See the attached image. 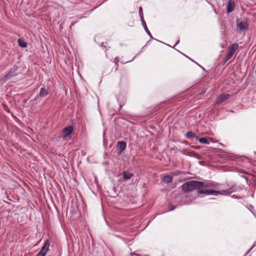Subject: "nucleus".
<instances>
[{"instance_id":"1","label":"nucleus","mask_w":256,"mask_h":256,"mask_svg":"<svg viewBox=\"0 0 256 256\" xmlns=\"http://www.w3.org/2000/svg\"><path fill=\"white\" fill-rule=\"evenodd\" d=\"M203 182L196 180H190L184 183L182 188L184 192H190L194 190H197V193L198 194H202L212 193V192H208L202 190Z\"/></svg>"},{"instance_id":"2","label":"nucleus","mask_w":256,"mask_h":256,"mask_svg":"<svg viewBox=\"0 0 256 256\" xmlns=\"http://www.w3.org/2000/svg\"><path fill=\"white\" fill-rule=\"evenodd\" d=\"M216 184L212 183V182H203V186L202 190H206L208 192H212V193H208V194H204L206 195H209V194H214L216 196H217L220 194H222V193L220 192L216 191L214 190L211 189V188H216Z\"/></svg>"},{"instance_id":"3","label":"nucleus","mask_w":256,"mask_h":256,"mask_svg":"<svg viewBox=\"0 0 256 256\" xmlns=\"http://www.w3.org/2000/svg\"><path fill=\"white\" fill-rule=\"evenodd\" d=\"M238 48V43H234L228 47V51L227 52L226 59L224 62V63L232 58L233 54L235 53Z\"/></svg>"},{"instance_id":"4","label":"nucleus","mask_w":256,"mask_h":256,"mask_svg":"<svg viewBox=\"0 0 256 256\" xmlns=\"http://www.w3.org/2000/svg\"><path fill=\"white\" fill-rule=\"evenodd\" d=\"M18 72V67L14 66L11 70L8 72L6 75L1 78L4 81H6L12 77L17 76Z\"/></svg>"},{"instance_id":"5","label":"nucleus","mask_w":256,"mask_h":256,"mask_svg":"<svg viewBox=\"0 0 256 256\" xmlns=\"http://www.w3.org/2000/svg\"><path fill=\"white\" fill-rule=\"evenodd\" d=\"M48 94V90L47 89H46L45 88L43 87V88H42L40 89V93L38 94V95L33 100V102L34 103V104H36L38 102V100H39V98H40V97H44L46 96H47Z\"/></svg>"},{"instance_id":"6","label":"nucleus","mask_w":256,"mask_h":256,"mask_svg":"<svg viewBox=\"0 0 256 256\" xmlns=\"http://www.w3.org/2000/svg\"><path fill=\"white\" fill-rule=\"evenodd\" d=\"M74 131L72 126H69L64 128L62 130V136L64 138L68 136Z\"/></svg>"},{"instance_id":"7","label":"nucleus","mask_w":256,"mask_h":256,"mask_svg":"<svg viewBox=\"0 0 256 256\" xmlns=\"http://www.w3.org/2000/svg\"><path fill=\"white\" fill-rule=\"evenodd\" d=\"M237 28L241 31L248 29V24L246 20H238L236 21Z\"/></svg>"},{"instance_id":"8","label":"nucleus","mask_w":256,"mask_h":256,"mask_svg":"<svg viewBox=\"0 0 256 256\" xmlns=\"http://www.w3.org/2000/svg\"><path fill=\"white\" fill-rule=\"evenodd\" d=\"M229 94H222L217 98L214 102V104H218L226 100L230 97Z\"/></svg>"},{"instance_id":"9","label":"nucleus","mask_w":256,"mask_h":256,"mask_svg":"<svg viewBox=\"0 0 256 256\" xmlns=\"http://www.w3.org/2000/svg\"><path fill=\"white\" fill-rule=\"evenodd\" d=\"M126 143L124 141L118 142L117 144L118 154H120L126 148Z\"/></svg>"},{"instance_id":"10","label":"nucleus","mask_w":256,"mask_h":256,"mask_svg":"<svg viewBox=\"0 0 256 256\" xmlns=\"http://www.w3.org/2000/svg\"><path fill=\"white\" fill-rule=\"evenodd\" d=\"M123 176L122 182H126L134 176V174L130 173L128 171H124L122 173Z\"/></svg>"},{"instance_id":"11","label":"nucleus","mask_w":256,"mask_h":256,"mask_svg":"<svg viewBox=\"0 0 256 256\" xmlns=\"http://www.w3.org/2000/svg\"><path fill=\"white\" fill-rule=\"evenodd\" d=\"M50 246V242L48 240H47L46 242L44 244V245L42 247V249L40 250V252L41 253H44V256H46Z\"/></svg>"},{"instance_id":"12","label":"nucleus","mask_w":256,"mask_h":256,"mask_svg":"<svg viewBox=\"0 0 256 256\" xmlns=\"http://www.w3.org/2000/svg\"><path fill=\"white\" fill-rule=\"evenodd\" d=\"M235 7V4L234 2L230 1L228 4L227 12H232Z\"/></svg>"},{"instance_id":"13","label":"nucleus","mask_w":256,"mask_h":256,"mask_svg":"<svg viewBox=\"0 0 256 256\" xmlns=\"http://www.w3.org/2000/svg\"><path fill=\"white\" fill-rule=\"evenodd\" d=\"M185 136L188 138L191 139L192 138H196V140L198 139V136L196 135L195 134L192 133V132H188L185 134Z\"/></svg>"},{"instance_id":"14","label":"nucleus","mask_w":256,"mask_h":256,"mask_svg":"<svg viewBox=\"0 0 256 256\" xmlns=\"http://www.w3.org/2000/svg\"><path fill=\"white\" fill-rule=\"evenodd\" d=\"M172 178L170 176L167 175L164 177L163 182L166 184H169L172 182Z\"/></svg>"},{"instance_id":"15","label":"nucleus","mask_w":256,"mask_h":256,"mask_svg":"<svg viewBox=\"0 0 256 256\" xmlns=\"http://www.w3.org/2000/svg\"><path fill=\"white\" fill-rule=\"evenodd\" d=\"M18 44L22 48H26L27 46V44L22 39L19 38L18 40Z\"/></svg>"},{"instance_id":"16","label":"nucleus","mask_w":256,"mask_h":256,"mask_svg":"<svg viewBox=\"0 0 256 256\" xmlns=\"http://www.w3.org/2000/svg\"><path fill=\"white\" fill-rule=\"evenodd\" d=\"M197 140H198L199 142L202 144H208L209 143L207 139L205 138H198Z\"/></svg>"},{"instance_id":"17","label":"nucleus","mask_w":256,"mask_h":256,"mask_svg":"<svg viewBox=\"0 0 256 256\" xmlns=\"http://www.w3.org/2000/svg\"><path fill=\"white\" fill-rule=\"evenodd\" d=\"M142 24H143V26H144V28L146 31L147 32V34L151 37L152 36L150 32V31L148 30V28L146 26V24L144 20H142Z\"/></svg>"},{"instance_id":"18","label":"nucleus","mask_w":256,"mask_h":256,"mask_svg":"<svg viewBox=\"0 0 256 256\" xmlns=\"http://www.w3.org/2000/svg\"><path fill=\"white\" fill-rule=\"evenodd\" d=\"M36 256H45L44 254V253H41L40 252H39Z\"/></svg>"},{"instance_id":"19","label":"nucleus","mask_w":256,"mask_h":256,"mask_svg":"<svg viewBox=\"0 0 256 256\" xmlns=\"http://www.w3.org/2000/svg\"><path fill=\"white\" fill-rule=\"evenodd\" d=\"M115 61H116V62L118 63V60L117 59V58H116L115 59H114ZM118 68V64H117V66L116 68V70Z\"/></svg>"},{"instance_id":"20","label":"nucleus","mask_w":256,"mask_h":256,"mask_svg":"<svg viewBox=\"0 0 256 256\" xmlns=\"http://www.w3.org/2000/svg\"><path fill=\"white\" fill-rule=\"evenodd\" d=\"M131 255H132H132H136V256H140V254H136L134 252H132V253H131Z\"/></svg>"},{"instance_id":"21","label":"nucleus","mask_w":256,"mask_h":256,"mask_svg":"<svg viewBox=\"0 0 256 256\" xmlns=\"http://www.w3.org/2000/svg\"><path fill=\"white\" fill-rule=\"evenodd\" d=\"M142 8H140V10H139V12H140V17L142 18V16H141V12H142Z\"/></svg>"},{"instance_id":"22","label":"nucleus","mask_w":256,"mask_h":256,"mask_svg":"<svg viewBox=\"0 0 256 256\" xmlns=\"http://www.w3.org/2000/svg\"><path fill=\"white\" fill-rule=\"evenodd\" d=\"M104 42H102V46H104L105 48H106V46H105V45L104 46Z\"/></svg>"},{"instance_id":"23","label":"nucleus","mask_w":256,"mask_h":256,"mask_svg":"<svg viewBox=\"0 0 256 256\" xmlns=\"http://www.w3.org/2000/svg\"><path fill=\"white\" fill-rule=\"evenodd\" d=\"M180 40H178L177 42L176 43V44H177L179 42Z\"/></svg>"}]
</instances>
